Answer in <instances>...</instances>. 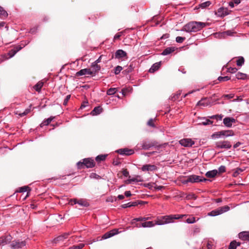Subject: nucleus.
<instances>
[{"label": "nucleus", "instance_id": "35", "mask_svg": "<svg viewBox=\"0 0 249 249\" xmlns=\"http://www.w3.org/2000/svg\"><path fill=\"white\" fill-rule=\"evenodd\" d=\"M137 205V203L136 202H128L127 203L124 204L122 205V207L123 208H128V207H130L131 206H135Z\"/></svg>", "mask_w": 249, "mask_h": 249}, {"label": "nucleus", "instance_id": "20", "mask_svg": "<svg viewBox=\"0 0 249 249\" xmlns=\"http://www.w3.org/2000/svg\"><path fill=\"white\" fill-rule=\"evenodd\" d=\"M213 123V122L209 119H206L205 118H201L199 119V122L198 124L199 125H207L212 124Z\"/></svg>", "mask_w": 249, "mask_h": 249}, {"label": "nucleus", "instance_id": "59", "mask_svg": "<svg viewBox=\"0 0 249 249\" xmlns=\"http://www.w3.org/2000/svg\"><path fill=\"white\" fill-rule=\"evenodd\" d=\"M241 144V143L240 142H237L235 144L233 145V148H236L239 147Z\"/></svg>", "mask_w": 249, "mask_h": 249}, {"label": "nucleus", "instance_id": "39", "mask_svg": "<svg viewBox=\"0 0 249 249\" xmlns=\"http://www.w3.org/2000/svg\"><path fill=\"white\" fill-rule=\"evenodd\" d=\"M244 63V59L243 57H240L236 61V64L238 66H242Z\"/></svg>", "mask_w": 249, "mask_h": 249}, {"label": "nucleus", "instance_id": "13", "mask_svg": "<svg viewBox=\"0 0 249 249\" xmlns=\"http://www.w3.org/2000/svg\"><path fill=\"white\" fill-rule=\"evenodd\" d=\"M119 233V232L118 231V229H113L105 233L102 236V239H107V238L111 237L112 236L115 235Z\"/></svg>", "mask_w": 249, "mask_h": 249}, {"label": "nucleus", "instance_id": "16", "mask_svg": "<svg viewBox=\"0 0 249 249\" xmlns=\"http://www.w3.org/2000/svg\"><path fill=\"white\" fill-rule=\"evenodd\" d=\"M156 166L154 165L145 164L142 166V171H153L157 170Z\"/></svg>", "mask_w": 249, "mask_h": 249}, {"label": "nucleus", "instance_id": "7", "mask_svg": "<svg viewBox=\"0 0 249 249\" xmlns=\"http://www.w3.org/2000/svg\"><path fill=\"white\" fill-rule=\"evenodd\" d=\"M25 245V241L18 240L13 241L10 244V247L13 249H19L22 248Z\"/></svg>", "mask_w": 249, "mask_h": 249}, {"label": "nucleus", "instance_id": "47", "mask_svg": "<svg viewBox=\"0 0 249 249\" xmlns=\"http://www.w3.org/2000/svg\"><path fill=\"white\" fill-rule=\"evenodd\" d=\"M185 38L184 37L177 36L176 37V41L178 43H182L183 42V41L185 40Z\"/></svg>", "mask_w": 249, "mask_h": 249}, {"label": "nucleus", "instance_id": "22", "mask_svg": "<svg viewBox=\"0 0 249 249\" xmlns=\"http://www.w3.org/2000/svg\"><path fill=\"white\" fill-rule=\"evenodd\" d=\"M102 112V108L100 107H95L93 110L91 111L90 114L94 116L97 115Z\"/></svg>", "mask_w": 249, "mask_h": 249}, {"label": "nucleus", "instance_id": "21", "mask_svg": "<svg viewBox=\"0 0 249 249\" xmlns=\"http://www.w3.org/2000/svg\"><path fill=\"white\" fill-rule=\"evenodd\" d=\"M140 147L143 149H148L153 146V144L149 142L143 141L140 144Z\"/></svg>", "mask_w": 249, "mask_h": 249}, {"label": "nucleus", "instance_id": "48", "mask_svg": "<svg viewBox=\"0 0 249 249\" xmlns=\"http://www.w3.org/2000/svg\"><path fill=\"white\" fill-rule=\"evenodd\" d=\"M218 173H222L226 172V167L224 165H221L218 168Z\"/></svg>", "mask_w": 249, "mask_h": 249}, {"label": "nucleus", "instance_id": "6", "mask_svg": "<svg viewBox=\"0 0 249 249\" xmlns=\"http://www.w3.org/2000/svg\"><path fill=\"white\" fill-rule=\"evenodd\" d=\"M215 147L217 149H229L231 148V144L228 141H219L215 143Z\"/></svg>", "mask_w": 249, "mask_h": 249}, {"label": "nucleus", "instance_id": "38", "mask_svg": "<svg viewBox=\"0 0 249 249\" xmlns=\"http://www.w3.org/2000/svg\"><path fill=\"white\" fill-rule=\"evenodd\" d=\"M117 91V89L116 88H110L107 90V94L109 95H112L114 94L116 91Z\"/></svg>", "mask_w": 249, "mask_h": 249}, {"label": "nucleus", "instance_id": "41", "mask_svg": "<svg viewBox=\"0 0 249 249\" xmlns=\"http://www.w3.org/2000/svg\"><path fill=\"white\" fill-rule=\"evenodd\" d=\"M106 155H99L96 157V160L97 161H103L106 159Z\"/></svg>", "mask_w": 249, "mask_h": 249}, {"label": "nucleus", "instance_id": "18", "mask_svg": "<svg viewBox=\"0 0 249 249\" xmlns=\"http://www.w3.org/2000/svg\"><path fill=\"white\" fill-rule=\"evenodd\" d=\"M117 152L121 155H131L134 153V151L128 149H120Z\"/></svg>", "mask_w": 249, "mask_h": 249}, {"label": "nucleus", "instance_id": "37", "mask_svg": "<svg viewBox=\"0 0 249 249\" xmlns=\"http://www.w3.org/2000/svg\"><path fill=\"white\" fill-rule=\"evenodd\" d=\"M244 170L240 168H237L234 172L233 173L232 176L234 177H236L238 176V175H239L241 172H242Z\"/></svg>", "mask_w": 249, "mask_h": 249}, {"label": "nucleus", "instance_id": "1", "mask_svg": "<svg viewBox=\"0 0 249 249\" xmlns=\"http://www.w3.org/2000/svg\"><path fill=\"white\" fill-rule=\"evenodd\" d=\"M208 23L202 22L192 21L184 26L181 31L186 32H196L206 26Z\"/></svg>", "mask_w": 249, "mask_h": 249}, {"label": "nucleus", "instance_id": "45", "mask_svg": "<svg viewBox=\"0 0 249 249\" xmlns=\"http://www.w3.org/2000/svg\"><path fill=\"white\" fill-rule=\"evenodd\" d=\"M17 53L16 51H15V49H12L11 51L9 52L8 53V55H9L8 58H11L13 56H14L15 54Z\"/></svg>", "mask_w": 249, "mask_h": 249}, {"label": "nucleus", "instance_id": "15", "mask_svg": "<svg viewBox=\"0 0 249 249\" xmlns=\"http://www.w3.org/2000/svg\"><path fill=\"white\" fill-rule=\"evenodd\" d=\"M127 53L123 50H117L115 53V58L116 59H121L123 58L126 57Z\"/></svg>", "mask_w": 249, "mask_h": 249}, {"label": "nucleus", "instance_id": "46", "mask_svg": "<svg viewBox=\"0 0 249 249\" xmlns=\"http://www.w3.org/2000/svg\"><path fill=\"white\" fill-rule=\"evenodd\" d=\"M209 117L211 119H216L217 120H221L223 118V116L222 115H216L211 116Z\"/></svg>", "mask_w": 249, "mask_h": 249}, {"label": "nucleus", "instance_id": "8", "mask_svg": "<svg viewBox=\"0 0 249 249\" xmlns=\"http://www.w3.org/2000/svg\"><path fill=\"white\" fill-rule=\"evenodd\" d=\"M205 180H206L205 178H202L199 176L194 175L188 177L186 182H199Z\"/></svg>", "mask_w": 249, "mask_h": 249}, {"label": "nucleus", "instance_id": "28", "mask_svg": "<svg viewBox=\"0 0 249 249\" xmlns=\"http://www.w3.org/2000/svg\"><path fill=\"white\" fill-rule=\"evenodd\" d=\"M217 173L218 171L217 170H213L207 172L206 174V176L208 178H213L217 174Z\"/></svg>", "mask_w": 249, "mask_h": 249}, {"label": "nucleus", "instance_id": "12", "mask_svg": "<svg viewBox=\"0 0 249 249\" xmlns=\"http://www.w3.org/2000/svg\"><path fill=\"white\" fill-rule=\"evenodd\" d=\"M143 179L142 177L140 175H135L134 177L128 178L127 179L125 182L126 184H131L133 182H142Z\"/></svg>", "mask_w": 249, "mask_h": 249}, {"label": "nucleus", "instance_id": "4", "mask_svg": "<svg viewBox=\"0 0 249 249\" xmlns=\"http://www.w3.org/2000/svg\"><path fill=\"white\" fill-rule=\"evenodd\" d=\"M230 209L228 206L221 207L209 213L208 215L211 216H217L229 211Z\"/></svg>", "mask_w": 249, "mask_h": 249}, {"label": "nucleus", "instance_id": "9", "mask_svg": "<svg viewBox=\"0 0 249 249\" xmlns=\"http://www.w3.org/2000/svg\"><path fill=\"white\" fill-rule=\"evenodd\" d=\"M179 143L184 147H191L195 144V142L191 139L186 138L180 140Z\"/></svg>", "mask_w": 249, "mask_h": 249}, {"label": "nucleus", "instance_id": "2", "mask_svg": "<svg viewBox=\"0 0 249 249\" xmlns=\"http://www.w3.org/2000/svg\"><path fill=\"white\" fill-rule=\"evenodd\" d=\"M186 215L185 214H175L165 215L158 217L157 220H155V225H162L174 222V219H178L181 218Z\"/></svg>", "mask_w": 249, "mask_h": 249}, {"label": "nucleus", "instance_id": "26", "mask_svg": "<svg viewBox=\"0 0 249 249\" xmlns=\"http://www.w3.org/2000/svg\"><path fill=\"white\" fill-rule=\"evenodd\" d=\"M30 191V189H29V187L27 186H23V187L19 188L17 192H19V193H23V192H27V195L25 196V197H26L27 196H29V191Z\"/></svg>", "mask_w": 249, "mask_h": 249}, {"label": "nucleus", "instance_id": "63", "mask_svg": "<svg viewBox=\"0 0 249 249\" xmlns=\"http://www.w3.org/2000/svg\"><path fill=\"white\" fill-rule=\"evenodd\" d=\"M225 34L227 36H231L232 32L231 31H227L225 32Z\"/></svg>", "mask_w": 249, "mask_h": 249}, {"label": "nucleus", "instance_id": "30", "mask_svg": "<svg viewBox=\"0 0 249 249\" xmlns=\"http://www.w3.org/2000/svg\"><path fill=\"white\" fill-rule=\"evenodd\" d=\"M31 105L30 106L29 108H26L23 112L18 113V112H16L15 114L18 115L19 117H23L24 116H25L31 111Z\"/></svg>", "mask_w": 249, "mask_h": 249}, {"label": "nucleus", "instance_id": "43", "mask_svg": "<svg viewBox=\"0 0 249 249\" xmlns=\"http://www.w3.org/2000/svg\"><path fill=\"white\" fill-rule=\"evenodd\" d=\"M123 70V68L121 66H118L115 67L114 70V73L115 74H118L121 71Z\"/></svg>", "mask_w": 249, "mask_h": 249}, {"label": "nucleus", "instance_id": "32", "mask_svg": "<svg viewBox=\"0 0 249 249\" xmlns=\"http://www.w3.org/2000/svg\"><path fill=\"white\" fill-rule=\"evenodd\" d=\"M43 84H44V83L42 81H39L38 82L35 86H34V89H35L38 91V92H39L41 90V88L42 87V86H43Z\"/></svg>", "mask_w": 249, "mask_h": 249}, {"label": "nucleus", "instance_id": "29", "mask_svg": "<svg viewBox=\"0 0 249 249\" xmlns=\"http://www.w3.org/2000/svg\"><path fill=\"white\" fill-rule=\"evenodd\" d=\"M240 245L239 242H237L236 241H232L231 242L229 249H236L238 246Z\"/></svg>", "mask_w": 249, "mask_h": 249}, {"label": "nucleus", "instance_id": "52", "mask_svg": "<svg viewBox=\"0 0 249 249\" xmlns=\"http://www.w3.org/2000/svg\"><path fill=\"white\" fill-rule=\"evenodd\" d=\"M234 97L233 94H225L223 96V98L224 99H231Z\"/></svg>", "mask_w": 249, "mask_h": 249}, {"label": "nucleus", "instance_id": "49", "mask_svg": "<svg viewBox=\"0 0 249 249\" xmlns=\"http://www.w3.org/2000/svg\"><path fill=\"white\" fill-rule=\"evenodd\" d=\"M91 66L92 67L94 68L95 71H99L100 70V66L98 65L97 63H93L92 64Z\"/></svg>", "mask_w": 249, "mask_h": 249}, {"label": "nucleus", "instance_id": "57", "mask_svg": "<svg viewBox=\"0 0 249 249\" xmlns=\"http://www.w3.org/2000/svg\"><path fill=\"white\" fill-rule=\"evenodd\" d=\"M22 47H20L19 46H16V47H15L14 48V49H15V51H16V52L17 53L18 52L19 50H20L21 49H22Z\"/></svg>", "mask_w": 249, "mask_h": 249}, {"label": "nucleus", "instance_id": "3", "mask_svg": "<svg viewBox=\"0 0 249 249\" xmlns=\"http://www.w3.org/2000/svg\"><path fill=\"white\" fill-rule=\"evenodd\" d=\"M234 135V133L232 130H222L213 133L211 135V138L212 139H217L233 136Z\"/></svg>", "mask_w": 249, "mask_h": 249}, {"label": "nucleus", "instance_id": "5", "mask_svg": "<svg viewBox=\"0 0 249 249\" xmlns=\"http://www.w3.org/2000/svg\"><path fill=\"white\" fill-rule=\"evenodd\" d=\"M77 165L78 168H82L84 166L87 168H91L94 166V162L93 160L87 158L84 159L83 162H77Z\"/></svg>", "mask_w": 249, "mask_h": 249}, {"label": "nucleus", "instance_id": "56", "mask_svg": "<svg viewBox=\"0 0 249 249\" xmlns=\"http://www.w3.org/2000/svg\"><path fill=\"white\" fill-rule=\"evenodd\" d=\"M124 195L126 197H129L132 195L130 191H125L124 193Z\"/></svg>", "mask_w": 249, "mask_h": 249}, {"label": "nucleus", "instance_id": "33", "mask_svg": "<svg viewBox=\"0 0 249 249\" xmlns=\"http://www.w3.org/2000/svg\"><path fill=\"white\" fill-rule=\"evenodd\" d=\"M8 14L7 12L2 7L0 6V18H6Z\"/></svg>", "mask_w": 249, "mask_h": 249}, {"label": "nucleus", "instance_id": "60", "mask_svg": "<svg viewBox=\"0 0 249 249\" xmlns=\"http://www.w3.org/2000/svg\"><path fill=\"white\" fill-rule=\"evenodd\" d=\"M88 104V102L83 103V104H82V105L81 106V108H85L87 106Z\"/></svg>", "mask_w": 249, "mask_h": 249}, {"label": "nucleus", "instance_id": "64", "mask_svg": "<svg viewBox=\"0 0 249 249\" xmlns=\"http://www.w3.org/2000/svg\"><path fill=\"white\" fill-rule=\"evenodd\" d=\"M233 2L234 4H235L236 5H238L241 2V0H234V1Z\"/></svg>", "mask_w": 249, "mask_h": 249}, {"label": "nucleus", "instance_id": "27", "mask_svg": "<svg viewBox=\"0 0 249 249\" xmlns=\"http://www.w3.org/2000/svg\"><path fill=\"white\" fill-rule=\"evenodd\" d=\"M228 9L224 8H220L218 11V13L219 16L221 17H224L228 15Z\"/></svg>", "mask_w": 249, "mask_h": 249}, {"label": "nucleus", "instance_id": "34", "mask_svg": "<svg viewBox=\"0 0 249 249\" xmlns=\"http://www.w3.org/2000/svg\"><path fill=\"white\" fill-rule=\"evenodd\" d=\"M54 118V117H50L48 118L41 124L40 126L42 127L43 125H48L53 121Z\"/></svg>", "mask_w": 249, "mask_h": 249}, {"label": "nucleus", "instance_id": "23", "mask_svg": "<svg viewBox=\"0 0 249 249\" xmlns=\"http://www.w3.org/2000/svg\"><path fill=\"white\" fill-rule=\"evenodd\" d=\"M160 66V62H157L154 64L149 69L150 72H154L158 70Z\"/></svg>", "mask_w": 249, "mask_h": 249}, {"label": "nucleus", "instance_id": "10", "mask_svg": "<svg viewBox=\"0 0 249 249\" xmlns=\"http://www.w3.org/2000/svg\"><path fill=\"white\" fill-rule=\"evenodd\" d=\"M236 122V120L231 117H226L223 119V124L227 127H231L233 123Z\"/></svg>", "mask_w": 249, "mask_h": 249}, {"label": "nucleus", "instance_id": "54", "mask_svg": "<svg viewBox=\"0 0 249 249\" xmlns=\"http://www.w3.org/2000/svg\"><path fill=\"white\" fill-rule=\"evenodd\" d=\"M70 97H71V95H68L66 96V98L65 99L64 101V103H63V104L64 105H66L68 101L70 100Z\"/></svg>", "mask_w": 249, "mask_h": 249}, {"label": "nucleus", "instance_id": "44", "mask_svg": "<svg viewBox=\"0 0 249 249\" xmlns=\"http://www.w3.org/2000/svg\"><path fill=\"white\" fill-rule=\"evenodd\" d=\"M230 79V77L229 76H219L218 78V80L219 81H227Z\"/></svg>", "mask_w": 249, "mask_h": 249}, {"label": "nucleus", "instance_id": "14", "mask_svg": "<svg viewBox=\"0 0 249 249\" xmlns=\"http://www.w3.org/2000/svg\"><path fill=\"white\" fill-rule=\"evenodd\" d=\"M69 203L72 205L75 204H78L82 206H87L88 205L87 202L82 199L79 200H77L76 199H71Z\"/></svg>", "mask_w": 249, "mask_h": 249}, {"label": "nucleus", "instance_id": "61", "mask_svg": "<svg viewBox=\"0 0 249 249\" xmlns=\"http://www.w3.org/2000/svg\"><path fill=\"white\" fill-rule=\"evenodd\" d=\"M91 178H98L99 176L96 175L95 174H91L90 176Z\"/></svg>", "mask_w": 249, "mask_h": 249}, {"label": "nucleus", "instance_id": "58", "mask_svg": "<svg viewBox=\"0 0 249 249\" xmlns=\"http://www.w3.org/2000/svg\"><path fill=\"white\" fill-rule=\"evenodd\" d=\"M85 246V244H83V243H81L80 244H79L78 245H77L76 247H77V248L78 249H81L82 248H83Z\"/></svg>", "mask_w": 249, "mask_h": 249}, {"label": "nucleus", "instance_id": "36", "mask_svg": "<svg viewBox=\"0 0 249 249\" xmlns=\"http://www.w3.org/2000/svg\"><path fill=\"white\" fill-rule=\"evenodd\" d=\"M247 75L246 74L240 72L236 74V77L238 79H245Z\"/></svg>", "mask_w": 249, "mask_h": 249}, {"label": "nucleus", "instance_id": "31", "mask_svg": "<svg viewBox=\"0 0 249 249\" xmlns=\"http://www.w3.org/2000/svg\"><path fill=\"white\" fill-rule=\"evenodd\" d=\"M150 219L149 217H138L134 218L132 220L131 223L132 224H134L135 221H145Z\"/></svg>", "mask_w": 249, "mask_h": 249}, {"label": "nucleus", "instance_id": "24", "mask_svg": "<svg viewBox=\"0 0 249 249\" xmlns=\"http://www.w3.org/2000/svg\"><path fill=\"white\" fill-rule=\"evenodd\" d=\"M68 235V233H65L63 235H60V236L57 237L56 238H55L54 239L53 242L55 243H58V242H59L60 241H63V240L64 239L67 238Z\"/></svg>", "mask_w": 249, "mask_h": 249}, {"label": "nucleus", "instance_id": "17", "mask_svg": "<svg viewBox=\"0 0 249 249\" xmlns=\"http://www.w3.org/2000/svg\"><path fill=\"white\" fill-rule=\"evenodd\" d=\"M93 72L90 70V69H82L76 73V75L78 76H82L84 75H91Z\"/></svg>", "mask_w": 249, "mask_h": 249}, {"label": "nucleus", "instance_id": "50", "mask_svg": "<svg viewBox=\"0 0 249 249\" xmlns=\"http://www.w3.org/2000/svg\"><path fill=\"white\" fill-rule=\"evenodd\" d=\"M237 70V69L236 68L230 67L228 69V71L231 73H235Z\"/></svg>", "mask_w": 249, "mask_h": 249}, {"label": "nucleus", "instance_id": "55", "mask_svg": "<svg viewBox=\"0 0 249 249\" xmlns=\"http://www.w3.org/2000/svg\"><path fill=\"white\" fill-rule=\"evenodd\" d=\"M147 124L152 127H154V124L153 123V120L152 119H150L147 122Z\"/></svg>", "mask_w": 249, "mask_h": 249}, {"label": "nucleus", "instance_id": "25", "mask_svg": "<svg viewBox=\"0 0 249 249\" xmlns=\"http://www.w3.org/2000/svg\"><path fill=\"white\" fill-rule=\"evenodd\" d=\"M175 51L174 47H168L166 48L161 53V54L163 55H166L170 54L171 53Z\"/></svg>", "mask_w": 249, "mask_h": 249}, {"label": "nucleus", "instance_id": "42", "mask_svg": "<svg viewBox=\"0 0 249 249\" xmlns=\"http://www.w3.org/2000/svg\"><path fill=\"white\" fill-rule=\"evenodd\" d=\"M196 218L195 217H191L187 218L186 220V222L189 224H193L196 222Z\"/></svg>", "mask_w": 249, "mask_h": 249}, {"label": "nucleus", "instance_id": "51", "mask_svg": "<svg viewBox=\"0 0 249 249\" xmlns=\"http://www.w3.org/2000/svg\"><path fill=\"white\" fill-rule=\"evenodd\" d=\"M205 99H202L197 103V105L204 107L206 106L207 105L205 103Z\"/></svg>", "mask_w": 249, "mask_h": 249}, {"label": "nucleus", "instance_id": "11", "mask_svg": "<svg viewBox=\"0 0 249 249\" xmlns=\"http://www.w3.org/2000/svg\"><path fill=\"white\" fill-rule=\"evenodd\" d=\"M12 237L10 235L3 236L0 237V245L4 246L9 243L12 240Z\"/></svg>", "mask_w": 249, "mask_h": 249}, {"label": "nucleus", "instance_id": "40", "mask_svg": "<svg viewBox=\"0 0 249 249\" xmlns=\"http://www.w3.org/2000/svg\"><path fill=\"white\" fill-rule=\"evenodd\" d=\"M211 2L210 1H207L201 3L199 5V7L201 8H205L210 5Z\"/></svg>", "mask_w": 249, "mask_h": 249}, {"label": "nucleus", "instance_id": "62", "mask_svg": "<svg viewBox=\"0 0 249 249\" xmlns=\"http://www.w3.org/2000/svg\"><path fill=\"white\" fill-rule=\"evenodd\" d=\"M234 3L233 1H230L229 2V5L231 7V8H233L234 5Z\"/></svg>", "mask_w": 249, "mask_h": 249}, {"label": "nucleus", "instance_id": "19", "mask_svg": "<svg viewBox=\"0 0 249 249\" xmlns=\"http://www.w3.org/2000/svg\"><path fill=\"white\" fill-rule=\"evenodd\" d=\"M155 225V223H154L153 221H147L144 222L141 224L140 225H138V224H136V226L137 227H143V228H150L154 227Z\"/></svg>", "mask_w": 249, "mask_h": 249}, {"label": "nucleus", "instance_id": "53", "mask_svg": "<svg viewBox=\"0 0 249 249\" xmlns=\"http://www.w3.org/2000/svg\"><path fill=\"white\" fill-rule=\"evenodd\" d=\"M123 175L126 177H128L129 178H130V177L129 176V172L126 169L124 170L123 171Z\"/></svg>", "mask_w": 249, "mask_h": 249}]
</instances>
